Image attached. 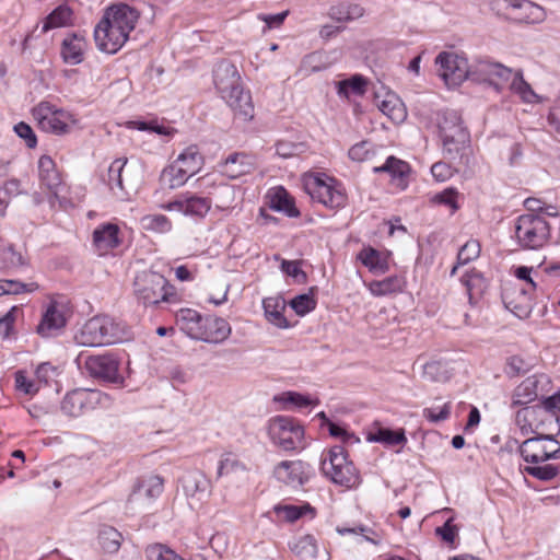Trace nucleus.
Segmentation results:
<instances>
[{"instance_id": "nucleus-1", "label": "nucleus", "mask_w": 560, "mask_h": 560, "mask_svg": "<svg viewBox=\"0 0 560 560\" xmlns=\"http://www.w3.org/2000/svg\"><path fill=\"white\" fill-rule=\"evenodd\" d=\"M555 438L535 434L518 446L522 458L532 464L525 466L522 472L540 481H551L560 474V465L549 463L560 458V442Z\"/></svg>"}, {"instance_id": "nucleus-2", "label": "nucleus", "mask_w": 560, "mask_h": 560, "mask_svg": "<svg viewBox=\"0 0 560 560\" xmlns=\"http://www.w3.org/2000/svg\"><path fill=\"white\" fill-rule=\"evenodd\" d=\"M213 83L221 98L231 107L235 118L250 121L254 104L248 91H244L236 67L228 61L218 62L213 69Z\"/></svg>"}, {"instance_id": "nucleus-3", "label": "nucleus", "mask_w": 560, "mask_h": 560, "mask_svg": "<svg viewBox=\"0 0 560 560\" xmlns=\"http://www.w3.org/2000/svg\"><path fill=\"white\" fill-rule=\"evenodd\" d=\"M435 120L445 158L452 161L458 159L460 165L469 166L474 160L469 145L470 135L460 115L454 109H445L438 112Z\"/></svg>"}, {"instance_id": "nucleus-4", "label": "nucleus", "mask_w": 560, "mask_h": 560, "mask_svg": "<svg viewBox=\"0 0 560 560\" xmlns=\"http://www.w3.org/2000/svg\"><path fill=\"white\" fill-rule=\"evenodd\" d=\"M126 338L125 326L107 315L90 318L75 337L82 346L98 347L121 342Z\"/></svg>"}, {"instance_id": "nucleus-5", "label": "nucleus", "mask_w": 560, "mask_h": 560, "mask_svg": "<svg viewBox=\"0 0 560 560\" xmlns=\"http://www.w3.org/2000/svg\"><path fill=\"white\" fill-rule=\"evenodd\" d=\"M515 422L524 435L529 433L557 436L560 433V418L542 404L520 409Z\"/></svg>"}, {"instance_id": "nucleus-6", "label": "nucleus", "mask_w": 560, "mask_h": 560, "mask_svg": "<svg viewBox=\"0 0 560 560\" xmlns=\"http://www.w3.org/2000/svg\"><path fill=\"white\" fill-rule=\"evenodd\" d=\"M320 468L334 483L354 488L360 485L361 477L353 463L348 459V454L343 446H332L326 455L323 456Z\"/></svg>"}, {"instance_id": "nucleus-7", "label": "nucleus", "mask_w": 560, "mask_h": 560, "mask_svg": "<svg viewBox=\"0 0 560 560\" xmlns=\"http://www.w3.org/2000/svg\"><path fill=\"white\" fill-rule=\"evenodd\" d=\"M112 397L98 389L77 388L66 394L61 401V411L69 417H80L96 408H109Z\"/></svg>"}, {"instance_id": "nucleus-8", "label": "nucleus", "mask_w": 560, "mask_h": 560, "mask_svg": "<svg viewBox=\"0 0 560 560\" xmlns=\"http://www.w3.org/2000/svg\"><path fill=\"white\" fill-rule=\"evenodd\" d=\"M515 236L524 249H539L550 237V226L545 217L527 213L518 217L515 226Z\"/></svg>"}, {"instance_id": "nucleus-9", "label": "nucleus", "mask_w": 560, "mask_h": 560, "mask_svg": "<svg viewBox=\"0 0 560 560\" xmlns=\"http://www.w3.org/2000/svg\"><path fill=\"white\" fill-rule=\"evenodd\" d=\"M267 430L271 442L284 451L304 447V428L294 418L276 416L268 421Z\"/></svg>"}, {"instance_id": "nucleus-10", "label": "nucleus", "mask_w": 560, "mask_h": 560, "mask_svg": "<svg viewBox=\"0 0 560 560\" xmlns=\"http://www.w3.org/2000/svg\"><path fill=\"white\" fill-rule=\"evenodd\" d=\"M32 113L43 131L57 136L71 132L78 124V119L73 114L62 108H57L49 102H40L33 108Z\"/></svg>"}, {"instance_id": "nucleus-11", "label": "nucleus", "mask_w": 560, "mask_h": 560, "mask_svg": "<svg viewBox=\"0 0 560 560\" xmlns=\"http://www.w3.org/2000/svg\"><path fill=\"white\" fill-rule=\"evenodd\" d=\"M168 281L152 271H142L133 280V295L144 306L167 302L172 293L166 290Z\"/></svg>"}, {"instance_id": "nucleus-12", "label": "nucleus", "mask_w": 560, "mask_h": 560, "mask_svg": "<svg viewBox=\"0 0 560 560\" xmlns=\"http://www.w3.org/2000/svg\"><path fill=\"white\" fill-rule=\"evenodd\" d=\"M304 188L312 200L329 209L341 208L347 202V196L340 184L331 177L310 176L304 182Z\"/></svg>"}, {"instance_id": "nucleus-13", "label": "nucleus", "mask_w": 560, "mask_h": 560, "mask_svg": "<svg viewBox=\"0 0 560 560\" xmlns=\"http://www.w3.org/2000/svg\"><path fill=\"white\" fill-rule=\"evenodd\" d=\"M513 77V70L499 62L488 59L477 60L471 65L469 78L479 82H488L498 91L509 83Z\"/></svg>"}, {"instance_id": "nucleus-14", "label": "nucleus", "mask_w": 560, "mask_h": 560, "mask_svg": "<svg viewBox=\"0 0 560 560\" xmlns=\"http://www.w3.org/2000/svg\"><path fill=\"white\" fill-rule=\"evenodd\" d=\"M435 63L440 67V77L447 85H458L469 78L471 65H468L466 58L454 52L443 51L439 54Z\"/></svg>"}, {"instance_id": "nucleus-15", "label": "nucleus", "mask_w": 560, "mask_h": 560, "mask_svg": "<svg viewBox=\"0 0 560 560\" xmlns=\"http://www.w3.org/2000/svg\"><path fill=\"white\" fill-rule=\"evenodd\" d=\"M533 293L522 283H510L502 291V301L516 317L527 318L533 310Z\"/></svg>"}, {"instance_id": "nucleus-16", "label": "nucleus", "mask_w": 560, "mask_h": 560, "mask_svg": "<svg viewBox=\"0 0 560 560\" xmlns=\"http://www.w3.org/2000/svg\"><path fill=\"white\" fill-rule=\"evenodd\" d=\"M550 378L546 374L532 375L524 380L514 390L512 406L529 404L538 397L544 398L550 390Z\"/></svg>"}, {"instance_id": "nucleus-17", "label": "nucleus", "mask_w": 560, "mask_h": 560, "mask_svg": "<svg viewBox=\"0 0 560 560\" xmlns=\"http://www.w3.org/2000/svg\"><path fill=\"white\" fill-rule=\"evenodd\" d=\"M38 176L42 186L46 187L50 192L49 202L51 206L55 201H59L63 207L66 199H60V191L63 188L60 172L57 170L55 161L49 155H42L38 160Z\"/></svg>"}, {"instance_id": "nucleus-18", "label": "nucleus", "mask_w": 560, "mask_h": 560, "mask_svg": "<svg viewBox=\"0 0 560 560\" xmlns=\"http://www.w3.org/2000/svg\"><path fill=\"white\" fill-rule=\"evenodd\" d=\"M127 39L128 35L109 23V18H102L95 26L94 40L101 51L116 54Z\"/></svg>"}, {"instance_id": "nucleus-19", "label": "nucleus", "mask_w": 560, "mask_h": 560, "mask_svg": "<svg viewBox=\"0 0 560 560\" xmlns=\"http://www.w3.org/2000/svg\"><path fill=\"white\" fill-rule=\"evenodd\" d=\"M163 491V479L159 476H151L140 480L132 489L128 500L127 509L133 511L136 508H144Z\"/></svg>"}, {"instance_id": "nucleus-20", "label": "nucleus", "mask_w": 560, "mask_h": 560, "mask_svg": "<svg viewBox=\"0 0 560 560\" xmlns=\"http://www.w3.org/2000/svg\"><path fill=\"white\" fill-rule=\"evenodd\" d=\"M84 366L93 377L110 383L121 382L118 374V361L112 354L90 355L86 358Z\"/></svg>"}, {"instance_id": "nucleus-21", "label": "nucleus", "mask_w": 560, "mask_h": 560, "mask_svg": "<svg viewBox=\"0 0 560 560\" xmlns=\"http://www.w3.org/2000/svg\"><path fill=\"white\" fill-rule=\"evenodd\" d=\"M310 465L302 460L281 462L275 468V476L278 480L291 486H303L311 477Z\"/></svg>"}, {"instance_id": "nucleus-22", "label": "nucleus", "mask_w": 560, "mask_h": 560, "mask_svg": "<svg viewBox=\"0 0 560 560\" xmlns=\"http://www.w3.org/2000/svg\"><path fill=\"white\" fill-rule=\"evenodd\" d=\"M203 158L196 145L187 147L177 155V184H185L187 179L199 172Z\"/></svg>"}, {"instance_id": "nucleus-23", "label": "nucleus", "mask_w": 560, "mask_h": 560, "mask_svg": "<svg viewBox=\"0 0 560 560\" xmlns=\"http://www.w3.org/2000/svg\"><path fill=\"white\" fill-rule=\"evenodd\" d=\"M175 171L170 163L161 173L159 188L154 192L155 202L162 209L172 210L175 206Z\"/></svg>"}, {"instance_id": "nucleus-24", "label": "nucleus", "mask_w": 560, "mask_h": 560, "mask_svg": "<svg viewBox=\"0 0 560 560\" xmlns=\"http://www.w3.org/2000/svg\"><path fill=\"white\" fill-rule=\"evenodd\" d=\"M103 18H109V23L129 36L136 26L139 13L128 4L120 3L109 7Z\"/></svg>"}, {"instance_id": "nucleus-25", "label": "nucleus", "mask_w": 560, "mask_h": 560, "mask_svg": "<svg viewBox=\"0 0 560 560\" xmlns=\"http://www.w3.org/2000/svg\"><path fill=\"white\" fill-rule=\"evenodd\" d=\"M183 491L187 498H197L201 500L209 493L210 481L199 469H187L180 475Z\"/></svg>"}, {"instance_id": "nucleus-26", "label": "nucleus", "mask_w": 560, "mask_h": 560, "mask_svg": "<svg viewBox=\"0 0 560 560\" xmlns=\"http://www.w3.org/2000/svg\"><path fill=\"white\" fill-rule=\"evenodd\" d=\"M231 331L232 328L224 318L207 316L201 327L202 336H199L198 340L209 343H221L230 337Z\"/></svg>"}, {"instance_id": "nucleus-27", "label": "nucleus", "mask_w": 560, "mask_h": 560, "mask_svg": "<svg viewBox=\"0 0 560 560\" xmlns=\"http://www.w3.org/2000/svg\"><path fill=\"white\" fill-rule=\"evenodd\" d=\"M119 228L114 223H104L96 228L93 232V244L100 255L107 254L120 245Z\"/></svg>"}, {"instance_id": "nucleus-28", "label": "nucleus", "mask_w": 560, "mask_h": 560, "mask_svg": "<svg viewBox=\"0 0 560 560\" xmlns=\"http://www.w3.org/2000/svg\"><path fill=\"white\" fill-rule=\"evenodd\" d=\"M512 10L514 12L512 19L518 23H540L546 18L544 8L529 0H515Z\"/></svg>"}, {"instance_id": "nucleus-29", "label": "nucleus", "mask_w": 560, "mask_h": 560, "mask_svg": "<svg viewBox=\"0 0 560 560\" xmlns=\"http://www.w3.org/2000/svg\"><path fill=\"white\" fill-rule=\"evenodd\" d=\"M254 168V162L245 153H233L221 164V172L231 179H236L249 174Z\"/></svg>"}, {"instance_id": "nucleus-30", "label": "nucleus", "mask_w": 560, "mask_h": 560, "mask_svg": "<svg viewBox=\"0 0 560 560\" xmlns=\"http://www.w3.org/2000/svg\"><path fill=\"white\" fill-rule=\"evenodd\" d=\"M66 325L63 313L56 303H50L42 316L37 326V332L42 337H51Z\"/></svg>"}, {"instance_id": "nucleus-31", "label": "nucleus", "mask_w": 560, "mask_h": 560, "mask_svg": "<svg viewBox=\"0 0 560 560\" xmlns=\"http://www.w3.org/2000/svg\"><path fill=\"white\" fill-rule=\"evenodd\" d=\"M205 317L197 311L190 308H182L177 311V326L189 338L198 340L201 334V327Z\"/></svg>"}, {"instance_id": "nucleus-32", "label": "nucleus", "mask_w": 560, "mask_h": 560, "mask_svg": "<svg viewBox=\"0 0 560 560\" xmlns=\"http://www.w3.org/2000/svg\"><path fill=\"white\" fill-rule=\"evenodd\" d=\"M86 43L82 36L72 34L67 36L61 44V57L66 63L79 65L83 60V51Z\"/></svg>"}, {"instance_id": "nucleus-33", "label": "nucleus", "mask_w": 560, "mask_h": 560, "mask_svg": "<svg viewBox=\"0 0 560 560\" xmlns=\"http://www.w3.org/2000/svg\"><path fill=\"white\" fill-rule=\"evenodd\" d=\"M374 173H388L393 180H398V186L406 187L405 177L409 174L410 167L407 162L395 156H388L384 164L374 165Z\"/></svg>"}, {"instance_id": "nucleus-34", "label": "nucleus", "mask_w": 560, "mask_h": 560, "mask_svg": "<svg viewBox=\"0 0 560 560\" xmlns=\"http://www.w3.org/2000/svg\"><path fill=\"white\" fill-rule=\"evenodd\" d=\"M266 318L279 328L289 326L287 318L283 316L285 302L281 298H266L262 301Z\"/></svg>"}, {"instance_id": "nucleus-35", "label": "nucleus", "mask_w": 560, "mask_h": 560, "mask_svg": "<svg viewBox=\"0 0 560 560\" xmlns=\"http://www.w3.org/2000/svg\"><path fill=\"white\" fill-rule=\"evenodd\" d=\"M210 209V203L206 198L197 196H180L177 198V212L185 215L203 217Z\"/></svg>"}, {"instance_id": "nucleus-36", "label": "nucleus", "mask_w": 560, "mask_h": 560, "mask_svg": "<svg viewBox=\"0 0 560 560\" xmlns=\"http://www.w3.org/2000/svg\"><path fill=\"white\" fill-rule=\"evenodd\" d=\"M290 550L301 560H315L318 553L316 539L312 535H304L289 544Z\"/></svg>"}, {"instance_id": "nucleus-37", "label": "nucleus", "mask_w": 560, "mask_h": 560, "mask_svg": "<svg viewBox=\"0 0 560 560\" xmlns=\"http://www.w3.org/2000/svg\"><path fill=\"white\" fill-rule=\"evenodd\" d=\"M72 10L67 4H60L54 9L43 21L42 33H47L57 27H63L71 23Z\"/></svg>"}, {"instance_id": "nucleus-38", "label": "nucleus", "mask_w": 560, "mask_h": 560, "mask_svg": "<svg viewBox=\"0 0 560 560\" xmlns=\"http://www.w3.org/2000/svg\"><path fill=\"white\" fill-rule=\"evenodd\" d=\"M359 258L375 275L385 273L389 269L387 258L372 247L362 249Z\"/></svg>"}, {"instance_id": "nucleus-39", "label": "nucleus", "mask_w": 560, "mask_h": 560, "mask_svg": "<svg viewBox=\"0 0 560 560\" xmlns=\"http://www.w3.org/2000/svg\"><path fill=\"white\" fill-rule=\"evenodd\" d=\"M270 208L284 212L290 218H296L300 215L293 199L289 196L287 190L282 187L277 188L270 197Z\"/></svg>"}, {"instance_id": "nucleus-40", "label": "nucleus", "mask_w": 560, "mask_h": 560, "mask_svg": "<svg viewBox=\"0 0 560 560\" xmlns=\"http://www.w3.org/2000/svg\"><path fill=\"white\" fill-rule=\"evenodd\" d=\"M364 14V9L355 3H338L329 9L328 15L341 23L354 21Z\"/></svg>"}, {"instance_id": "nucleus-41", "label": "nucleus", "mask_w": 560, "mask_h": 560, "mask_svg": "<svg viewBox=\"0 0 560 560\" xmlns=\"http://www.w3.org/2000/svg\"><path fill=\"white\" fill-rule=\"evenodd\" d=\"M462 282L466 287L470 303L481 296L487 289V282L481 272L472 269L462 277Z\"/></svg>"}, {"instance_id": "nucleus-42", "label": "nucleus", "mask_w": 560, "mask_h": 560, "mask_svg": "<svg viewBox=\"0 0 560 560\" xmlns=\"http://www.w3.org/2000/svg\"><path fill=\"white\" fill-rule=\"evenodd\" d=\"M368 440L371 442L384 443L386 445H397L407 442L405 431L402 429L393 431L390 429L378 427L375 431L370 432Z\"/></svg>"}, {"instance_id": "nucleus-43", "label": "nucleus", "mask_w": 560, "mask_h": 560, "mask_svg": "<svg viewBox=\"0 0 560 560\" xmlns=\"http://www.w3.org/2000/svg\"><path fill=\"white\" fill-rule=\"evenodd\" d=\"M377 106L384 115H386L395 122L402 121L406 118L407 114L405 107L395 95H386V97L382 100Z\"/></svg>"}, {"instance_id": "nucleus-44", "label": "nucleus", "mask_w": 560, "mask_h": 560, "mask_svg": "<svg viewBox=\"0 0 560 560\" xmlns=\"http://www.w3.org/2000/svg\"><path fill=\"white\" fill-rule=\"evenodd\" d=\"M510 89L526 103H534L537 100V94L533 91L532 86L524 80L521 71H513V77L510 79Z\"/></svg>"}, {"instance_id": "nucleus-45", "label": "nucleus", "mask_w": 560, "mask_h": 560, "mask_svg": "<svg viewBox=\"0 0 560 560\" xmlns=\"http://www.w3.org/2000/svg\"><path fill=\"white\" fill-rule=\"evenodd\" d=\"M127 160L117 159L113 161L107 172V185L114 194L118 195V191H125L122 173Z\"/></svg>"}, {"instance_id": "nucleus-46", "label": "nucleus", "mask_w": 560, "mask_h": 560, "mask_svg": "<svg viewBox=\"0 0 560 560\" xmlns=\"http://www.w3.org/2000/svg\"><path fill=\"white\" fill-rule=\"evenodd\" d=\"M402 280L393 276L380 281H372L369 284L370 292L375 296L387 295L401 291Z\"/></svg>"}, {"instance_id": "nucleus-47", "label": "nucleus", "mask_w": 560, "mask_h": 560, "mask_svg": "<svg viewBox=\"0 0 560 560\" xmlns=\"http://www.w3.org/2000/svg\"><path fill=\"white\" fill-rule=\"evenodd\" d=\"M377 153V148L370 141H361L352 145L348 152L349 158L355 162H371L374 161Z\"/></svg>"}, {"instance_id": "nucleus-48", "label": "nucleus", "mask_w": 560, "mask_h": 560, "mask_svg": "<svg viewBox=\"0 0 560 560\" xmlns=\"http://www.w3.org/2000/svg\"><path fill=\"white\" fill-rule=\"evenodd\" d=\"M25 265L26 259L21 253L15 250L13 245H8L0 249V269H16Z\"/></svg>"}, {"instance_id": "nucleus-49", "label": "nucleus", "mask_w": 560, "mask_h": 560, "mask_svg": "<svg viewBox=\"0 0 560 560\" xmlns=\"http://www.w3.org/2000/svg\"><path fill=\"white\" fill-rule=\"evenodd\" d=\"M121 534L114 527H104L98 534V541L104 551L114 553L120 547Z\"/></svg>"}, {"instance_id": "nucleus-50", "label": "nucleus", "mask_w": 560, "mask_h": 560, "mask_svg": "<svg viewBox=\"0 0 560 560\" xmlns=\"http://www.w3.org/2000/svg\"><path fill=\"white\" fill-rule=\"evenodd\" d=\"M480 254V244L478 241L470 240L466 242L457 254V264L452 268L451 276L456 273L459 265H466L469 261L476 259Z\"/></svg>"}, {"instance_id": "nucleus-51", "label": "nucleus", "mask_w": 560, "mask_h": 560, "mask_svg": "<svg viewBox=\"0 0 560 560\" xmlns=\"http://www.w3.org/2000/svg\"><path fill=\"white\" fill-rule=\"evenodd\" d=\"M275 512L278 516L282 517L288 522H295L302 515L306 513L314 514V509L310 504H304L301 506L296 505H276Z\"/></svg>"}, {"instance_id": "nucleus-52", "label": "nucleus", "mask_w": 560, "mask_h": 560, "mask_svg": "<svg viewBox=\"0 0 560 560\" xmlns=\"http://www.w3.org/2000/svg\"><path fill=\"white\" fill-rule=\"evenodd\" d=\"M338 94L340 96L348 97L349 93L361 95L365 92L366 81L361 75H353L350 79L339 81L338 83Z\"/></svg>"}, {"instance_id": "nucleus-53", "label": "nucleus", "mask_w": 560, "mask_h": 560, "mask_svg": "<svg viewBox=\"0 0 560 560\" xmlns=\"http://www.w3.org/2000/svg\"><path fill=\"white\" fill-rule=\"evenodd\" d=\"M141 225L144 230L153 232H168L172 230V222L163 214H148L141 219Z\"/></svg>"}, {"instance_id": "nucleus-54", "label": "nucleus", "mask_w": 560, "mask_h": 560, "mask_svg": "<svg viewBox=\"0 0 560 560\" xmlns=\"http://www.w3.org/2000/svg\"><path fill=\"white\" fill-rule=\"evenodd\" d=\"M422 377L430 382H443L448 378V374L441 362L431 361L422 366Z\"/></svg>"}, {"instance_id": "nucleus-55", "label": "nucleus", "mask_w": 560, "mask_h": 560, "mask_svg": "<svg viewBox=\"0 0 560 560\" xmlns=\"http://www.w3.org/2000/svg\"><path fill=\"white\" fill-rule=\"evenodd\" d=\"M290 306L298 315L304 316L316 307V301L313 295L304 293L292 299Z\"/></svg>"}, {"instance_id": "nucleus-56", "label": "nucleus", "mask_w": 560, "mask_h": 560, "mask_svg": "<svg viewBox=\"0 0 560 560\" xmlns=\"http://www.w3.org/2000/svg\"><path fill=\"white\" fill-rule=\"evenodd\" d=\"M2 287L5 289V294H21L24 292H34L39 289L36 282H21L19 280L2 279Z\"/></svg>"}, {"instance_id": "nucleus-57", "label": "nucleus", "mask_w": 560, "mask_h": 560, "mask_svg": "<svg viewBox=\"0 0 560 560\" xmlns=\"http://www.w3.org/2000/svg\"><path fill=\"white\" fill-rule=\"evenodd\" d=\"M148 560H175V551L163 544H154L145 549Z\"/></svg>"}, {"instance_id": "nucleus-58", "label": "nucleus", "mask_w": 560, "mask_h": 560, "mask_svg": "<svg viewBox=\"0 0 560 560\" xmlns=\"http://www.w3.org/2000/svg\"><path fill=\"white\" fill-rule=\"evenodd\" d=\"M238 470H245V466L236 457L228 454L220 460L217 474L218 477H221Z\"/></svg>"}, {"instance_id": "nucleus-59", "label": "nucleus", "mask_w": 560, "mask_h": 560, "mask_svg": "<svg viewBox=\"0 0 560 560\" xmlns=\"http://www.w3.org/2000/svg\"><path fill=\"white\" fill-rule=\"evenodd\" d=\"M15 387L26 395H34L39 389L37 382L30 380L23 371L15 373Z\"/></svg>"}, {"instance_id": "nucleus-60", "label": "nucleus", "mask_w": 560, "mask_h": 560, "mask_svg": "<svg viewBox=\"0 0 560 560\" xmlns=\"http://www.w3.org/2000/svg\"><path fill=\"white\" fill-rule=\"evenodd\" d=\"M324 55L319 51H314L304 57L302 66L311 72H318L326 68L323 61Z\"/></svg>"}, {"instance_id": "nucleus-61", "label": "nucleus", "mask_w": 560, "mask_h": 560, "mask_svg": "<svg viewBox=\"0 0 560 560\" xmlns=\"http://www.w3.org/2000/svg\"><path fill=\"white\" fill-rule=\"evenodd\" d=\"M128 128H135L140 131H153L159 135H168L170 131L160 126L156 121L130 120L127 122Z\"/></svg>"}, {"instance_id": "nucleus-62", "label": "nucleus", "mask_w": 560, "mask_h": 560, "mask_svg": "<svg viewBox=\"0 0 560 560\" xmlns=\"http://www.w3.org/2000/svg\"><path fill=\"white\" fill-rule=\"evenodd\" d=\"M281 270L299 281L304 282L306 280V273L301 269L299 261L282 259Z\"/></svg>"}, {"instance_id": "nucleus-63", "label": "nucleus", "mask_w": 560, "mask_h": 560, "mask_svg": "<svg viewBox=\"0 0 560 560\" xmlns=\"http://www.w3.org/2000/svg\"><path fill=\"white\" fill-rule=\"evenodd\" d=\"M16 135L24 139L28 148H35L37 144L36 136L33 129L24 121H21L14 126Z\"/></svg>"}, {"instance_id": "nucleus-64", "label": "nucleus", "mask_w": 560, "mask_h": 560, "mask_svg": "<svg viewBox=\"0 0 560 560\" xmlns=\"http://www.w3.org/2000/svg\"><path fill=\"white\" fill-rule=\"evenodd\" d=\"M18 312L19 308L13 306L3 317L0 318V336L2 338L9 337L16 319Z\"/></svg>"}]
</instances>
